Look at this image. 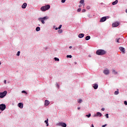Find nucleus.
<instances>
[{"instance_id":"1","label":"nucleus","mask_w":127,"mask_h":127,"mask_svg":"<svg viewBox=\"0 0 127 127\" xmlns=\"http://www.w3.org/2000/svg\"><path fill=\"white\" fill-rule=\"evenodd\" d=\"M47 19H49V17L48 16H45L44 17H40L38 18V20L40 21V22H41L42 24H45V20H47Z\"/></svg>"},{"instance_id":"2","label":"nucleus","mask_w":127,"mask_h":127,"mask_svg":"<svg viewBox=\"0 0 127 127\" xmlns=\"http://www.w3.org/2000/svg\"><path fill=\"white\" fill-rule=\"evenodd\" d=\"M50 8V5L47 4L45 6H43L41 7V10L42 11H46V10H48Z\"/></svg>"},{"instance_id":"3","label":"nucleus","mask_w":127,"mask_h":127,"mask_svg":"<svg viewBox=\"0 0 127 127\" xmlns=\"http://www.w3.org/2000/svg\"><path fill=\"white\" fill-rule=\"evenodd\" d=\"M96 54L97 55H105L106 54V51L104 50H98L96 51Z\"/></svg>"},{"instance_id":"4","label":"nucleus","mask_w":127,"mask_h":127,"mask_svg":"<svg viewBox=\"0 0 127 127\" xmlns=\"http://www.w3.org/2000/svg\"><path fill=\"white\" fill-rule=\"evenodd\" d=\"M6 94H7V91L6 90L4 91L3 92H0V98L2 99L4 98L6 96Z\"/></svg>"},{"instance_id":"5","label":"nucleus","mask_w":127,"mask_h":127,"mask_svg":"<svg viewBox=\"0 0 127 127\" xmlns=\"http://www.w3.org/2000/svg\"><path fill=\"white\" fill-rule=\"evenodd\" d=\"M6 106H5V104H2L0 105V111H4Z\"/></svg>"},{"instance_id":"6","label":"nucleus","mask_w":127,"mask_h":127,"mask_svg":"<svg viewBox=\"0 0 127 127\" xmlns=\"http://www.w3.org/2000/svg\"><path fill=\"white\" fill-rule=\"evenodd\" d=\"M103 73L104 75H109V74H110V70L108 68H106L103 70Z\"/></svg>"},{"instance_id":"7","label":"nucleus","mask_w":127,"mask_h":127,"mask_svg":"<svg viewBox=\"0 0 127 127\" xmlns=\"http://www.w3.org/2000/svg\"><path fill=\"white\" fill-rule=\"evenodd\" d=\"M58 126L60 127H67V125L66 123H62V122H60L58 124Z\"/></svg>"},{"instance_id":"8","label":"nucleus","mask_w":127,"mask_h":127,"mask_svg":"<svg viewBox=\"0 0 127 127\" xmlns=\"http://www.w3.org/2000/svg\"><path fill=\"white\" fill-rule=\"evenodd\" d=\"M120 25V23L119 22H116L112 24V27H118L119 25Z\"/></svg>"},{"instance_id":"9","label":"nucleus","mask_w":127,"mask_h":127,"mask_svg":"<svg viewBox=\"0 0 127 127\" xmlns=\"http://www.w3.org/2000/svg\"><path fill=\"white\" fill-rule=\"evenodd\" d=\"M50 104V102L47 100H46L45 101L44 106L45 107H47L48 106H49Z\"/></svg>"},{"instance_id":"10","label":"nucleus","mask_w":127,"mask_h":127,"mask_svg":"<svg viewBox=\"0 0 127 127\" xmlns=\"http://www.w3.org/2000/svg\"><path fill=\"white\" fill-rule=\"evenodd\" d=\"M106 20H107V17H103L100 19V22H104V21H106Z\"/></svg>"},{"instance_id":"11","label":"nucleus","mask_w":127,"mask_h":127,"mask_svg":"<svg viewBox=\"0 0 127 127\" xmlns=\"http://www.w3.org/2000/svg\"><path fill=\"white\" fill-rule=\"evenodd\" d=\"M99 87V85L97 83H95L93 84V87L95 90H97Z\"/></svg>"},{"instance_id":"12","label":"nucleus","mask_w":127,"mask_h":127,"mask_svg":"<svg viewBox=\"0 0 127 127\" xmlns=\"http://www.w3.org/2000/svg\"><path fill=\"white\" fill-rule=\"evenodd\" d=\"M119 49L120 50V51H121L122 52H123V54H125V49L124 47H120L119 48Z\"/></svg>"},{"instance_id":"13","label":"nucleus","mask_w":127,"mask_h":127,"mask_svg":"<svg viewBox=\"0 0 127 127\" xmlns=\"http://www.w3.org/2000/svg\"><path fill=\"white\" fill-rule=\"evenodd\" d=\"M18 106L20 109H23V104L22 103H19L18 104Z\"/></svg>"},{"instance_id":"14","label":"nucleus","mask_w":127,"mask_h":127,"mask_svg":"<svg viewBox=\"0 0 127 127\" xmlns=\"http://www.w3.org/2000/svg\"><path fill=\"white\" fill-rule=\"evenodd\" d=\"M102 113L100 112H97L96 113V115H95L94 117H102Z\"/></svg>"},{"instance_id":"15","label":"nucleus","mask_w":127,"mask_h":127,"mask_svg":"<svg viewBox=\"0 0 127 127\" xmlns=\"http://www.w3.org/2000/svg\"><path fill=\"white\" fill-rule=\"evenodd\" d=\"M26 6H27V3H24L22 5V8H26Z\"/></svg>"},{"instance_id":"16","label":"nucleus","mask_w":127,"mask_h":127,"mask_svg":"<svg viewBox=\"0 0 127 127\" xmlns=\"http://www.w3.org/2000/svg\"><path fill=\"white\" fill-rule=\"evenodd\" d=\"M118 2H119V1L118 0H116L115 1L112 2V5H116V4H118Z\"/></svg>"},{"instance_id":"17","label":"nucleus","mask_w":127,"mask_h":127,"mask_svg":"<svg viewBox=\"0 0 127 127\" xmlns=\"http://www.w3.org/2000/svg\"><path fill=\"white\" fill-rule=\"evenodd\" d=\"M84 35L83 33H81L78 35V37L79 38H83V37H84Z\"/></svg>"},{"instance_id":"18","label":"nucleus","mask_w":127,"mask_h":127,"mask_svg":"<svg viewBox=\"0 0 127 127\" xmlns=\"http://www.w3.org/2000/svg\"><path fill=\"white\" fill-rule=\"evenodd\" d=\"M112 74H114V75H117V74H118V72L115 71V69H112Z\"/></svg>"},{"instance_id":"19","label":"nucleus","mask_w":127,"mask_h":127,"mask_svg":"<svg viewBox=\"0 0 127 127\" xmlns=\"http://www.w3.org/2000/svg\"><path fill=\"white\" fill-rule=\"evenodd\" d=\"M45 123L47 125V127H49V124L48 123V118L47 119V120L45 121Z\"/></svg>"},{"instance_id":"20","label":"nucleus","mask_w":127,"mask_h":127,"mask_svg":"<svg viewBox=\"0 0 127 127\" xmlns=\"http://www.w3.org/2000/svg\"><path fill=\"white\" fill-rule=\"evenodd\" d=\"M90 39H91V36H87L85 37V40H90Z\"/></svg>"},{"instance_id":"21","label":"nucleus","mask_w":127,"mask_h":127,"mask_svg":"<svg viewBox=\"0 0 127 127\" xmlns=\"http://www.w3.org/2000/svg\"><path fill=\"white\" fill-rule=\"evenodd\" d=\"M77 102H78V104H81L82 103V102H83V100H82V99H78Z\"/></svg>"},{"instance_id":"22","label":"nucleus","mask_w":127,"mask_h":127,"mask_svg":"<svg viewBox=\"0 0 127 127\" xmlns=\"http://www.w3.org/2000/svg\"><path fill=\"white\" fill-rule=\"evenodd\" d=\"M115 95H119V89H117V91H116L114 92Z\"/></svg>"},{"instance_id":"23","label":"nucleus","mask_w":127,"mask_h":127,"mask_svg":"<svg viewBox=\"0 0 127 127\" xmlns=\"http://www.w3.org/2000/svg\"><path fill=\"white\" fill-rule=\"evenodd\" d=\"M84 0H81L79 2L81 4H83V5H85V4H84Z\"/></svg>"},{"instance_id":"24","label":"nucleus","mask_w":127,"mask_h":127,"mask_svg":"<svg viewBox=\"0 0 127 127\" xmlns=\"http://www.w3.org/2000/svg\"><path fill=\"white\" fill-rule=\"evenodd\" d=\"M63 32V31L62 30H61V29L58 30V33L59 34L62 33Z\"/></svg>"},{"instance_id":"25","label":"nucleus","mask_w":127,"mask_h":127,"mask_svg":"<svg viewBox=\"0 0 127 127\" xmlns=\"http://www.w3.org/2000/svg\"><path fill=\"white\" fill-rule=\"evenodd\" d=\"M36 30L37 31H40V27H37L36 28Z\"/></svg>"},{"instance_id":"26","label":"nucleus","mask_w":127,"mask_h":127,"mask_svg":"<svg viewBox=\"0 0 127 127\" xmlns=\"http://www.w3.org/2000/svg\"><path fill=\"white\" fill-rule=\"evenodd\" d=\"M54 60H55V61H58V62H59V61H60L59 59V58H54Z\"/></svg>"},{"instance_id":"27","label":"nucleus","mask_w":127,"mask_h":127,"mask_svg":"<svg viewBox=\"0 0 127 127\" xmlns=\"http://www.w3.org/2000/svg\"><path fill=\"white\" fill-rule=\"evenodd\" d=\"M22 93L23 94H25V95H27V92H26V91H24V90H23V91H22Z\"/></svg>"},{"instance_id":"28","label":"nucleus","mask_w":127,"mask_h":127,"mask_svg":"<svg viewBox=\"0 0 127 127\" xmlns=\"http://www.w3.org/2000/svg\"><path fill=\"white\" fill-rule=\"evenodd\" d=\"M85 116L87 117V118H90L91 117V113H89L88 115H85Z\"/></svg>"},{"instance_id":"29","label":"nucleus","mask_w":127,"mask_h":127,"mask_svg":"<svg viewBox=\"0 0 127 127\" xmlns=\"http://www.w3.org/2000/svg\"><path fill=\"white\" fill-rule=\"evenodd\" d=\"M19 55H20V51H18L16 56H19Z\"/></svg>"},{"instance_id":"30","label":"nucleus","mask_w":127,"mask_h":127,"mask_svg":"<svg viewBox=\"0 0 127 127\" xmlns=\"http://www.w3.org/2000/svg\"><path fill=\"white\" fill-rule=\"evenodd\" d=\"M66 58H72V56L71 55H67Z\"/></svg>"},{"instance_id":"31","label":"nucleus","mask_w":127,"mask_h":127,"mask_svg":"<svg viewBox=\"0 0 127 127\" xmlns=\"http://www.w3.org/2000/svg\"><path fill=\"white\" fill-rule=\"evenodd\" d=\"M105 117H106V119H109V114H107L105 115Z\"/></svg>"},{"instance_id":"32","label":"nucleus","mask_w":127,"mask_h":127,"mask_svg":"<svg viewBox=\"0 0 127 127\" xmlns=\"http://www.w3.org/2000/svg\"><path fill=\"white\" fill-rule=\"evenodd\" d=\"M77 11L78 12H80V11H81V8H79L77 9Z\"/></svg>"},{"instance_id":"33","label":"nucleus","mask_w":127,"mask_h":127,"mask_svg":"<svg viewBox=\"0 0 127 127\" xmlns=\"http://www.w3.org/2000/svg\"><path fill=\"white\" fill-rule=\"evenodd\" d=\"M86 8L87 9H90V8H91V7L90 6H87Z\"/></svg>"},{"instance_id":"34","label":"nucleus","mask_w":127,"mask_h":127,"mask_svg":"<svg viewBox=\"0 0 127 127\" xmlns=\"http://www.w3.org/2000/svg\"><path fill=\"white\" fill-rule=\"evenodd\" d=\"M120 39H121V38H119V39H117V42H118V43H120Z\"/></svg>"},{"instance_id":"35","label":"nucleus","mask_w":127,"mask_h":127,"mask_svg":"<svg viewBox=\"0 0 127 127\" xmlns=\"http://www.w3.org/2000/svg\"><path fill=\"white\" fill-rule=\"evenodd\" d=\"M65 1H66V0H62L61 2L63 3H64V2H65Z\"/></svg>"},{"instance_id":"36","label":"nucleus","mask_w":127,"mask_h":127,"mask_svg":"<svg viewBox=\"0 0 127 127\" xmlns=\"http://www.w3.org/2000/svg\"><path fill=\"white\" fill-rule=\"evenodd\" d=\"M61 27H62V25H60L58 27L59 29H61Z\"/></svg>"},{"instance_id":"37","label":"nucleus","mask_w":127,"mask_h":127,"mask_svg":"<svg viewBox=\"0 0 127 127\" xmlns=\"http://www.w3.org/2000/svg\"><path fill=\"white\" fill-rule=\"evenodd\" d=\"M86 11V9H83L82 10V12H85Z\"/></svg>"},{"instance_id":"38","label":"nucleus","mask_w":127,"mask_h":127,"mask_svg":"<svg viewBox=\"0 0 127 127\" xmlns=\"http://www.w3.org/2000/svg\"><path fill=\"white\" fill-rule=\"evenodd\" d=\"M57 87L59 89V84L58 83H57Z\"/></svg>"},{"instance_id":"39","label":"nucleus","mask_w":127,"mask_h":127,"mask_svg":"<svg viewBox=\"0 0 127 127\" xmlns=\"http://www.w3.org/2000/svg\"><path fill=\"white\" fill-rule=\"evenodd\" d=\"M124 104L126 105V106H127V101H124Z\"/></svg>"},{"instance_id":"40","label":"nucleus","mask_w":127,"mask_h":127,"mask_svg":"<svg viewBox=\"0 0 127 127\" xmlns=\"http://www.w3.org/2000/svg\"><path fill=\"white\" fill-rule=\"evenodd\" d=\"M101 111H103L104 112V111H105V108H102Z\"/></svg>"},{"instance_id":"41","label":"nucleus","mask_w":127,"mask_h":127,"mask_svg":"<svg viewBox=\"0 0 127 127\" xmlns=\"http://www.w3.org/2000/svg\"><path fill=\"white\" fill-rule=\"evenodd\" d=\"M4 84H6V80H5L4 81Z\"/></svg>"},{"instance_id":"42","label":"nucleus","mask_w":127,"mask_h":127,"mask_svg":"<svg viewBox=\"0 0 127 127\" xmlns=\"http://www.w3.org/2000/svg\"><path fill=\"white\" fill-rule=\"evenodd\" d=\"M58 29H59V28H57V27H56V28H55V30H58Z\"/></svg>"},{"instance_id":"43","label":"nucleus","mask_w":127,"mask_h":127,"mask_svg":"<svg viewBox=\"0 0 127 127\" xmlns=\"http://www.w3.org/2000/svg\"><path fill=\"white\" fill-rule=\"evenodd\" d=\"M82 7V5L81 4H80L79 5V7Z\"/></svg>"},{"instance_id":"44","label":"nucleus","mask_w":127,"mask_h":127,"mask_svg":"<svg viewBox=\"0 0 127 127\" xmlns=\"http://www.w3.org/2000/svg\"><path fill=\"white\" fill-rule=\"evenodd\" d=\"M69 49H71L72 46H69Z\"/></svg>"},{"instance_id":"45","label":"nucleus","mask_w":127,"mask_h":127,"mask_svg":"<svg viewBox=\"0 0 127 127\" xmlns=\"http://www.w3.org/2000/svg\"><path fill=\"white\" fill-rule=\"evenodd\" d=\"M91 127H94V125L93 124L91 125Z\"/></svg>"},{"instance_id":"46","label":"nucleus","mask_w":127,"mask_h":127,"mask_svg":"<svg viewBox=\"0 0 127 127\" xmlns=\"http://www.w3.org/2000/svg\"><path fill=\"white\" fill-rule=\"evenodd\" d=\"M80 107L77 108V110H80Z\"/></svg>"},{"instance_id":"47","label":"nucleus","mask_w":127,"mask_h":127,"mask_svg":"<svg viewBox=\"0 0 127 127\" xmlns=\"http://www.w3.org/2000/svg\"><path fill=\"white\" fill-rule=\"evenodd\" d=\"M126 12L127 13V9L126 10Z\"/></svg>"},{"instance_id":"48","label":"nucleus","mask_w":127,"mask_h":127,"mask_svg":"<svg viewBox=\"0 0 127 127\" xmlns=\"http://www.w3.org/2000/svg\"><path fill=\"white\" fill-rule=\"evenodd\" d=\"M74 64H77V63H76V62H74Z\"/></svg>"},{"instance_id":"49","label":"nucleus","mask_w":127,"mask_h":127,"mask_svg":"<svg viewBox=\"0 0 127 127\" xmlns=\"http://www.w3.org/2000/svg\"><path fill=\"white\" fill-rule=\"evenodd\" d=\"M0 65H1V63L0 62Z\"/></svg>"},{"instance_id":"50","label":"nucleus","mask_w":127,"mask_h":127,"mask_svg":"<svg viewBox=\"0 0 127 127\" xmlns=\"http://www.w3.org/2000/svg\"><path fill=\"white\" fill-rule=\"evenodd\" d=\"M54 28H55V26H54Z\"/></svg>"}]
</instances>
